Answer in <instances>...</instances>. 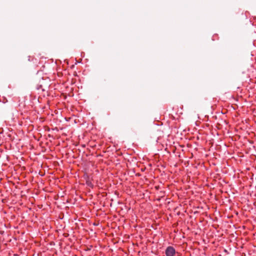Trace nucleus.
<instances>
[{
  "label": "nucleus",
  "instance_id": "f257e3e1",
  "mask_svg": "<svg viewBox=\"0 0 256 256\" xmlns=\"http://www.w3.org/2000/svg\"><path fill=\"white\" fill-rule=\"evenodd\" d=\"M174 254L175 250L172 246H168L166 250V256H174Z\"/></svg>",
  "mask_w": 256,
  "mask_h": 256
}]
</instances>
